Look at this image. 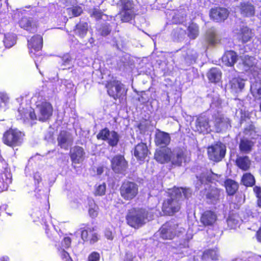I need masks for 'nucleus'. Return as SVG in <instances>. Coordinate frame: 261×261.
I'll use <instances>...</instances> for the list:
<instances>
[{"label":"nucleus","mask_w":261,"mask_h":261,"mask_svg":"<svg viewBox=\"0 0 261 261\" xmlns=\"http://www.w3.org/2000/svg\"><path fill=\"white\" fill-rule=\"evenodd\" d=\"M182 194L186 196V188L174 186L168 190L167 198L163 200L161 207L164 216H173L180 211Z\"/></svg>","instance_id":"f257e3e1"},{"label":"nucleus","mask_w":261,"mask_h":261,"mask_svg":"<svg viewBox=\"0 0 261 261\" xmlns=\"http://www.w3.org/2000/svg\"><path fill=\"white\" fill-rule=\"evenodd\" d=\"M148 213L145 208L133 207L128 210L125 216L126 224L135 229L143 227L147 222Z\"/></svg>","instance_id":"f03ea898"},{"label":"nucleus","mask_w":261,"mask_h":261,"mask_svg":"<svg viewBox=\"0 0 261 261\" xmlns=\"http://www.w3.org/2000/svg\"><path fill=\"white\" fill-rule=\"evenodd\" d=\"M119 192L121 197L124 200L130 201L138 196L139 187L134 181L125 180L121 182Z\"/></svg>","instance_id":"7ed1b4c3"},{"label":"nucleus","mask_w":261,"mask_h":261,"mask_svg":"<svg viewBox=\"0 0 261 261\" xmlns=\"http://www.w3.org/2000/svg\"><path fill=\"white\" fill-rule=\"evenodd\" d=\"M105 88L108 95L114 100L122 99L126 95L124 85L116 79L108 80L105 84Z\"/></svg>","instance_id":"20e7f679"},{"label":"nucleus","mask_w":261,"mask_h":261,"mask_svg":"<svg viewBox=\"0 0 261 261\" xmlns=\"http://www.w3.org/2000/svg\"><path fill=\"white\" fill-rule=\"evenodd\" d=\"M121 9L118 14L122 22H129L134 19L136 14L133 0H120Z\"/></svg>","instance_id":"39448f33"},{"label":"nucleus","mask_w":261,"mask_h":261,"mask_svg":"<svg viewBox=\"0 0 261 261\" xmlns=\"http://www.w3.org/2000/svg\"><path fill=\"white\" fill-rule=\"evenodd\" d=\"M160 237L163 240H173L180 232L178 223L168 221L162 225L159 229Z\"/></svg>","instance_id":"423d86ee"},{"label":"nucleus","mask_w":261,"mask_h":261,"mask_svg":"<svg viewBox=\"0 0 261 261\" xmlns=\"http://www.w3.org/2000/svg\"><path fill=\"white\" fill-rule=\"evenodd\" d=\"M226 146L221 142H217L207 148V154L209 160L214 162H219L225 157Z\"/></svg>","instance_id":"0eeeda50"},{"label":"nucleus","mask_w":261,"mask_h":261,"mask_svg":"<svg viewBox=\"0 0 261 261\" xmlns=\"http://www.w3.org/2000/svg\"><path fill=\"white\" fill-rule=\"evenodd\" d=\"M28 47L30 49V54L35 59V62H41L39 59L42 55L40 52L36 54V52L40 51L43 46V37L41 35L36 34L32 36L30 40L28 41Z\"/></svg>","instance_id":"6e6552de"},{"label":"nucleus","mask_w":261,"mask_h":261,"mask_svg":"<svg viewBox=\"0 0 261 261\" xmlns=\"http://www.w3.org/2000/svg\"><path fill=\"white\" fill-rule=\"evenodd\" d=\"M2 141L8 146L15 147L21 144V132L16 129L9 128L4 132Z\"/></svg>","instance_id":"1a4fd4ad"},{"label":"nucleus","mask_w":261,"mask_h":261,"mask_svg":"<svg viewBox=\"0 0 261 261\" xmlns=\"http://www.w3.org/2000/svg\"><path fill=\"white\" fill-rule=\"evenodd\" d=\"M96 138L98 140L106 141L109 146L113 147L118 145L120 136L117 132H111L108 128L105 127L99 130L96 135Z\"/></svg>","instance_id":"9d476101"},{"label":"nucleus","mask_w":261,"mask_h":261,"mask_svg":"<svg viewBox=\"0 0 261 261\" xmlns=\"http://www.w3.org/2000/svg\"><path fill=\"white\" fill-rule=\"evenodd\" d=\"M81 227V238L84 242H89L90 244H94L99 239L97 233L95 232V228L90 227L88 224H83Z\"/></svg>","instance_id":"9b49d317"},{"label":"nucleus","mask_w":261,"mask_h":261,"mask_svg":"<svg viewBox=\"0 0 261 261\" xmlns=\"http://www.w3.org/2000/svg\"><path fill=\"white\" fill-rule=\"evenodd\" d=\"M229 14V12L226 8L217 6L210 9L209 16L213 21L221 23L228 18Z\"/></svg>","instance_id":"f8f14e48"},{"label":"nucleus","mask_w":261,"mask_h":261,"mask_svg":"<svg viewBox=\"0 0 261 261\" xmlns=\"http://www.w3.org/2000/svg\"><path fill=\"white\" fill-rule=\"evenodd\" d=\"M111 166L116 173H123L128 167V163L123 155L117 154L112 158Z\"/></svg>","instance_id":"ddd939ff"},{"label":"nucleus","mask_w":261,"mask_h":261,"mask_svg":"<svg viewBox=\"0 0 261 261\" xmlns=\"http://www.w3.org/2000/svg\"><path fill=\"white\" fill-rule=\"evenodd\" d=\"M37 107L39 109L38 120L40 121L45 122L49 120L53 115V107L49 102L43 101L37 105Z\"/></svg>","instance_id":"4468645a"},{"label":"nucleus","mask_w":261,"mask_h":261,"mask_svg":"<svg viewBox=\"0 0 261 261\" xmlns=\"http://www.w3.org/2000/svg\"><path fill=\"white\" fill-rule=\"evenodd\" d=\"M150 154L146 143L140 142L134 149V155L140 164H143L146 158Z\"/></svg>","instance_id":"2eb2a0df"},{"label":"nucleus","mask_w":261,"mask_h":261,"mask_svg":"<svg viewBox=\"0 0 261 261\" xmlns=\"http://www.w3.org/2000/svg\"><path fill=\"white\" fill-rule=\"evenodd\" d=\"M195 131L199 134H207L211 132L208 118L205 115L198 116L195 121Z\"/></svg>","instance_id":"dca6fc26"},{"label":"nucleus","mask_w":261,"mask_h":261,"mask_svg":"<svg viewBox=\"0 0 261 261\" xmlns=\"http://www.w3.org/2000/svg\"><path fill=\"white\" fill-rule=\"evenodd\" d=\"M214 126L218 133L226 130L231 127V120L223 114L218 115L214 117Z\"/></svg>","instance_id":"f3484780"},{"label":"nucleus","mask_w":261,"mask_h":261,"mask_svg":"<svg viewBox=\"0 0 261 261\" xmlns=\"http://www.w3.org/2000/svg\"><path fill=\"white\" fill-rule=\"evenodd\" d=\"M19 26L30 33H36L38 25L36 21L31 17L23 16L18 21Z\"/></svg>","instance_id":"a211bd4d"},{"label":"nucleus","mask_w":261,"mask_h":261,"mask_svg":"<svg viewBox=\"0 0 261 261\" xmlns=\"http://www.w3.org/2000/svg\"><path fill=\"white\" fill-rule=\"evenodd\" d=\"M171 138L168 133L159 129H156L154 138V141L156 146L161 147H166L169 144Z\"/></svg>","instance_id":"6ab92c4d"},{"label":"nucleus","mask_w":261,"mask_h":261,"mask_svg":"<svg viewBox=\"0 0 261 261\" xmlns=\"http://www.w3.org/2000/svg\"><path fill=\"white\" fill-rule=\"evenodd\" d=\"M69 156L72 163L80 164L85 159L84 149L81 146L75 145L70 149Z\"/></svg>","instance_id":"aec40b11"},{"label":"nucleus","mask_w":261,"mask_h":261,"mask_svg":"<svg viewBox=\"0 0 261 261\" xmlns=\"http://www.w3.org/2000/svg\"><path fill=\"white\" fill-rule=\"evenodd\" d=\"M217 216L212 210H206L203 212L200 216V221L204 226H213L216 222Z\"/></svg>","instance_id":"412c9836"},{"label":"nucleus","mask_w":261,"mask_h":261,"mask_svg":"<svg viewBox=\"0 0 261 261\" xmlns=\"http://www.w3.org/2000/svg\"><path fill=\"white\" fill-rule=\"evenodd\" d=\"M254 36V33L247 26H243L237 33V38L239 41L245 44L250 41Z\"/></svg>","instance_id":"4be33fe9"},{"label":"nucleus","mask_w":261,"mask_h":261,"mask_svg":"<svg viewBox=\"0 0 261 261\" xmlns=\"http://www.w3.org/2000/svg\"><path fill=\"white\" fill-rule=\"evenodd\" d=\"M222 194V190L221 189L213 187L207 191L205 197L210 203L216 204L220 201Z\"/></svg>","instance_id":"5701e85b"},{"label":"nucleus","mask_w":261,"mask_h":261,"mask_svg":"<svg viewBox=\"0 0 261 261\" xmlns=\"http://www.w3.org/2000/svg\"><path fill=\"white\" fill-rule=\"evenodd\" d=\"M172 151L170 148L156 151L154 155V159L159 163L165 164L170 162Z\"/></svg>","instance_id":"b1692460"},{"label":"nucleus","mask_w":261,"mask_h":261,"mask_svg":"<svg viewBox=\"0 0 261 261\" xmlns=\"http://www.w3.org/2000/svg\"><path fill=\"white\" fill-rule=\"evenodd\" d=\"M239 10L241 14L245 17H253L255 13V7L249 2L240 3Z\"/></svg>","instance_id":"393cba45"},{"label":"nucleus","mask_w":261,"mask_h":261,"mask_svg":"<svg viewBox=\"0 0 261 261\" xmlns=\"http://www.w3.org/2000/svg\"><path fill=\"white\" fill-rule=\"evenodd\" d=\"M222 76L221 70L215 67L211 68L206 73V77L209 83L215 84L221 82Z\"/></svg>","instance_id":"a878e982"},{"label":"nucleus","mask_w":261,"mask_h":261,"mask_svg":"<svg viewBox=\"0 0 261 261\" xmlns=\"http://www.w3.org/2000/svg\"><path fill=\"white\" fill-rule=\"evenodd\" d=\"M238 60V55L234 50L225 51L222 57L223 63L227 67H232Z\"/></svg>","instance_id":"bb28decb"},{"label":"nucleus","mask_w":261,"mask_h":261,"mask_svg":"<svg viewBox=\"0 0 261 261\" xmlns=\"http://www.w3.org/2000/svg\"><path fill=\"white\" fill-rule=\"evenodd\" d=\"M186 149L179 148L175 154L172 152V157L171 162L172 165L174 166H181L183 160L186 159Z\"/></svg>","instance_id":"cd10ccee"},{"label":"nucleus","mask_w":261,"mask_h":261,"mask_svg":"<svg viewBox=\"0 0 261 261\" xmlns=\"http://www.w3.org/2000/svg\"><path fill=\"white\" fill-rule=\"evenodd\" d=\"M235 165L243 171H248L251 166V161L248 156H238L235 160Z\"/></svg>","instance_id":"c85d7f7f"},{"label":"nucleus","mask_w":261,"mask_h":261,"mask_svg":"<svg viewBox=\"0 0 261 261\" xmlns=\"http://www.w3.org/2000/svg\"><path fill=\"white\" fill-rule=\"evenodd\" d=\"M224 186L229 196L234 195L238 191L239 187L237 181L230 178H227L224 180Z\"/></svg>","instance_id":"c756f323"},{"label":"nucleus","mask_w":261,"mask_h":261,"mask_svg":"<svg viewBox=\"0 0 261 261\" xmlns=\"http://www.w3.org/2000/svg\"><path fill=\"white\" fill-rule=\"evenodd\" d=\"M219 257L218 249L216 247L204 250L201 255V259L203 261L217 260Z\"/></svg>","instance_id":"7c9ffc66"},{"label":"nucleus","mask_w":261,"mask_h":261,"mask_svg":"<svg viewBox=\"0 0 261 261\" xmlns=\"http://www.w3.org/2000/svg\"><path fill=\"white\" fill-rule=\"evenodd\" d=\"M254 142L247 138L240 139L239 144V148L241 152L243 153H249L252 150Z\"/></svg>","instance_id":"2f4dec72"},{"label":"nucleus","mask_w":261,"mask_h":261,"mask_svg":"<svg viewBox=\"0 0 261 261\" xmlns=\"http://www.w3.org/2000/svg\"><path fill=\"white\" fill-rule=\"evenodd\" d=\"M11 183V176L9 173L2 172L0 173V193L7 190L9 185Z\"/></svg>","instance_id":"473e14b6"},{"label":"nucleus","mask_w":261,"mask_h":261,"mask_svg":"<svg viewBox=\"0 0 261 261\" xmlns=\"http://www.w3.org/2000/svg\"><path fill=\"white\" fill-rule=\"evenodd\" d=\"M76 34L81 38L86 36L88 31V24L87 22L80 21L75 26Z\"/></svg>","instance_id":"72a5a7b5"},{"label":"nucleus","mask_w":261,"mask_h":261,"mask_svg":"<svg viewBox=\"0 0 261 261\" xmlns=\"http://www.w3.org/2000/svg\"><path fill=\"white\" fill-rule=\"evenodd\" d=\"M198 54L193 49L188 48L186 50L184 59L185 62L190 64L196 63Z\"/></svg>","instance_id":"f704fd0d"},{"label":"nucleus","mask_w":261,"mask_h":261,"mask_svg":"<svg viewBox=\"0 0 261 261\" xmlns=\"http://www.w3.org/2000/svg\"><path fill=\"white\" fill-rule=\"evenodd\" d=\"M241 183L247 187H252L255 185V179L254 176L251 173H245L243 174Z\"/></svg>","instance_id":"c9c22d12"},{"label":"nucleus","mask_w":261,"mask_h":261,"mask_svg":"<svg viewBox=\"0 0 261 261\" xmlns=\"http://www.w3.org/2000/svg\"><path fill=\"white\" fill-rule=\"evenodd\" d=\"M68 133L65 130L60 131L57 137L58 146L61 148L66 149L64 145L68 142Z\"/></svg>","instance_id":"e433bc0d"},{"label":"nucleus","mask_w":261,"mask_h":261,"mask_svg":"<svg viewBox=\"0 0 261 261\" xmlns=\"http://www.w3.org/2000/svg\"><path fill=\"white\" fill-rule=\"evenodd\" d=\"M188 36L191 39H195L199 34L198 26L194 23H191L188 27Z\"/></svg>","instance_id":"4c0bfd02"},{"label":"nucleus","mask_w":261,"mask_h":261,"mask_svg":"<svg viewBox=\"0 0 261 261\" xmlns=\"http://www.w3.org/2000/svg\"><path fill=\"white\" fill-rule=\"evenodd\" d=\"M36 208H38V211L40 213V215L48 213L49 209V204L47 200L44 199L40 201H37L36 203Z\"/></svg>","instance_id":"58836bf2"},{"label":"nucleus","mask_w":261,"mask_h":261,"mask_svg":"<svg viewBox=\"0 0 261 261\" xmlns=\"http://www.w3.org/2000/svg\"><path fill=\"white\" fill-rule=\"evenodd\" d=\"M229 84L230 88L234 90L239 89L240 90H242L244 88L245 86V84L243 82V80L237 77L233 78L230 81Z\"/></svg>","instance_id":"ea45409f"},{"label":"nucleus","mask_w":261,"mask_h":261,"mask_svg":"<svg viewBox=\"0 0 261 261\" xmlns=\"http://www.w3.org/2000/svg\"><path fill=\"white\" fill-rule=\"evenodd\" d=\"M106 184L103 182L102 184L99 185L95 187V190L94 192V195L96 196H101L106 194Z\"/></svg>","instance_id":"a19ab883"},{"label":"nucleus","mask_w":261,"mask_h":261,"mask_svg":"<svg viewBox=\"0 0 261 261\" xmlns=\"http://www.w3.org/2000/svg\"><path fill=\"white\" fill-rule=\"evenodd\" d=\"M3 42L6 47L10 48L15 44V39L13 35L7 34L5 35Z\"/></svg>","instance_id":"79ce46f5"},{"label":"nucleus","mask_w":261,"mask_h":261,"mask_svg":"<svg viewBox=\"0 0 261 261\" xmlns=\"http://www.w3.org/2000/svg\"><path fill=\"white\" fill-rule=\"evenodd\" d=\"M254 60L255 58L253 57L246 55L242 59L243 64L246 67H252L255 64Z\"/></svg>","instance_id":"37998d69"},{"label":"nucleus","mask_w":261,"mask_h":261,"mask_svg":"<svg viewBox=\"0 0 261 261\" xmlns=\"http://www.w3.org/2000/svg\"><path fill=\"white\" fill-rule=\"evenodd\" d=\"M111 32V27L109 24H105L99 29L100 34L102 36H107Z\"/></svg>","instance_id":"c03bdc74"},{"label":"nucleus","mask_w":261,"mask_h":261,"mask_svg":"<svg viewBox=\"0 0 261 261\" xmlns=\"http://www.w3.org/2000/svg\"><path fill=\"white\" fill-rule=\"evenodd\" d=\"M103 15V13L100 10L96 8H94L92 13L90 14V16L94 17L96 20L101 19Z\"/></svg>","instance_id":"a18cd8bd"},{"label":"nucleus","mask_w":261,"mask_h":261,"mask_svg":"<svg viewBox=\"0 0 261 261\" xmlns=\"http://www.w3.org/2000/svg\"><path fill=\"white\" fill-rule=\"evenodd\" d=\"M98 206H97V205L94 203L93 206L90 207L88 210V213L89 216L92 218H95L98 216Z\"/></svg>","instance_id":"49530a36"},{"label":"nucleus","mask_w":261,"mask_h":261,"mask_svg":"<svg viewBox=\"0 0 261 261\" xmlns=\"http://www.w3.org/2000/svg\"><path fill=\"white\" fill-rule=\"evenodd\" d=\"M100 254L96 251H93L88 256L87 261H99Z\"/></svg>","instance_id":"de8ad7c7"},{"label":"nucleus","mask_w":261,"mask_h":261,"mask_svg":"<svg viewBox=\"0 0 261 261\" xmlns=\"http://www.w3.org/2000/svg\"><path fill=\"white\" fill-rule=\"evenodd\" d=\"M72 14L74 17H77L81 15L83 13V10L81 7L75 6L72 8Z\"/></svg>","instance_id":"09e8293b"},{"label":"nucleus","mask_w":261,"mask_h":261,"mask_svg":"<svg viewBox=\"0 0 261 261\" xmlns=\"http://www.w3.org/2000/svg\"><path fill=\"white\" fill-rule=\"evenodd\" d=\"M9 98L6 93L0 92V107L2 103H7L8 102Z\"/></svg>","instance_id":"8fccbe9b"},{"label":"nucleus","mask_w":261,"mask_h":261,"mask_svg":"<svg viewBox=\"0 0 261 261\" xmlns=\"http://www.w3.org/2000/svg\"><path fill=\"white\" fill-rule=\"evenodd\" d=\"M61 258L64 261H73L69 253L65 250H63L61 251Z\"/></svg>","instance_id":"3c124183"},{"label":"nucleus","mask_w":261,"mask_h":261,"mask_svg":"<svg viewBox=\"0 0 261 261\" xmlns=\"http://www.w3.org/2000/svg\"><path fill=\"white\" fill-rule=\"evenodd\" d=\"M71 244V239L69 237H65L62 242V246L66 249L69 248L70 247Z\"/></svg>","instance_id":"603ef678"},{"label":"nucleus","mask_w":261,"mask_h":261,"mask_svg":"<svg viewBox=\"0 0 261 261\" xmlns=\"http://www.w3.org/2000/svg\"><path fill=\"white\" fill-rule=\"evenodd\" d=\"M19 113L20 119H22L24 121L29 119L28 114H26L28 113V110L24 109L19 110Z\"/></svg>","instance_id":"864d4df0"},{"label":"nucleus","mask_w":261,"mask_h":261,"mask_svg":"<svg viewBox=\"0 0 261 261\" xmlns=\"http://www.w3.org/2000/svg\"><path fill=\"white\" fill-rule=\"evenodd\" d=\"M138 100L142 103H145L148 101V97L145 92H141L138 98Z\"/></svg>","instance_id":"5fc2aeb1"},{"label":"nucleus","mask_w":261,"mask_h":261,"mask_svg":"<svg viewBox=\"0 0 261 261\" xmlns=\"http://www.w3.org/2000/svg\"><path fill=\"white\" fill-rule=\"evenodd\" d=\"M28 117H29V119L32 120H37V116L35 113V110L33 109H32L30 111L28 110Z\"/></svg>","instance_id":"6e6d98bb"},{"label":"nucleus","mask_w":261,"mask_h":261,"mask_svg":"<svg viewBox=\"0 0 261 261\" xmlns=\"http://www.w3.org/2000/svg\"><path fill=\"white\" fill-rule=\"evenodd\" d=\"M33 178L36 185L39 184L42 181V178L40 174L38 172L34 174Z\"/></svg>","instance_id":"4d7b16f0"},{"label":"nucleus","mask_w":261,"mask_h":261,"mask_svg":"<svg viewBox=\"0 0 261 261\" xmlns=\"http://www.w3.org/2000/svg\"><path fill=\"white\" fill-rule=\"evenodd\" d=\"M253 191L256 198L261 196V188L259 186H254Z\"/></svg>","instance_id":"13d9d810"},{"label":"nucleus","mask_w":261,"mask_h":261,"mask_svg":"<svg viewBox=\"0 0 261 261\" xmlns=\"http://www.w3.org/2000/svg\"><path fill=\"white\" fill-rule=\"evenodd\" d=\"M105 236L109 240H113V236L112 232L109 229H107V230H105Z\"/></svg>","instance_id":"bf43d9fd"},{"label":"nucleus","mask_w":261,"mask_h":261,"mask_svg":"<svg viewBox=\"0 0 261 261\" xmlns=\"http://www.w3.org/2000/svg\"><path fill=\"white\" fill-rule=\"evenodd\" d=\"M207 42L211 45H214L216 43V40L214 35H210L207 38Z\"/></svg>","instance_id":"052dcab7"},{"label":"nucleus","mask_w":261,"mask_h":261,"mask_svg":"<svg viewBox=\"0 0 261 261\" xmlns=\"http://www.w3.org/2000/svg\"><path fill=\"white\" fill-rule=\"evenodd\" d=\"M254 129L255 127L254 125H250L248 127H246L244 129V133H247V132L254 130Z\"/></svg>","instance_id":"680f3d73"},{"label":"nucleus","mask_w":261,"mask_h":261,"mask_svg":"<svg viewBox=\"0 0 261 261\" xmlns=\"http://www.w3.org/2000/svg\"><path fill=\"white\" fill-rule=\"evenodd\" d=\"M256 237L257 241L259 242H261V227L256 232Z\"/></svg>","instance_id":"e2e57ef3"},{"label":"nucleus","mask_w":261,"mask_h":261,"mask_svg":"<svg viewBox=\"0 0 261 261\" xmlns=\"http://www.w3.org/2000/svg\"><path fill=\"white\" fill-rule=\"evenodd\" d=\"M256 198H257L256 202V205H257V206L261 208V196L257 197Z\"/></svg>","instance_id":"0e129e2a"},{"label":"nucleus","mask_w":261,"mask_h":261,"mask_svg":"<svg viewBox=\"0 0 261 261\" xmlns=\"http://www.w3.org/2000/svg\"><path fill=\"white\" fill-rule=\"evenodd\" d=\"M9 258L8 256H5L0 258V261H9Z\"/></svg>","instance_id":"69168bd1"},{"label":"nucleus","mask_w":261,"mask_h":261,"mask_svg":"<svg viewBox=\"0 0 261 261\" xmlns=\"http://www.w3.org/2000/svg\"><path fill=\"white\" fill-rule=\"evenodd\" d=\"M49 230H48V229H46V232H46V234H47V237H48L49 238L51 239V237H52V235H51V233H49Z\"/></svg>","instance_id":"338daca9"},{"label":"nucleus","mask_w":261,"mask_h":261,"mask_svg":"<svg viewBox=\"0 0 261 261\" xmlns=\"http://www.w3.org/2000/svg\"><path fill=\"white\" fill-rule=\"evenodd\" d=\"M124 261H133V259H132V258L126 257V258L124 259Z\"/></svg>","instance_id":"774afa93"}]
</instances>
